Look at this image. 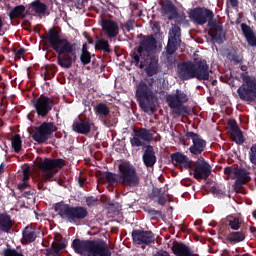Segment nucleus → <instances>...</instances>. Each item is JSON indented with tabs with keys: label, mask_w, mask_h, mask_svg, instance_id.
<instances>
[{
	"label": "nucleus",
	"mask_w": 256,
	"mask_h": 256,
	"mask_svg": "<svg viewBox=\"0 0 256 256\" xmlns=\"http://www.w3.org/2000/svg\"><path fill=\"white\" fill-rule=\"evenodd\" d=\"M138 46L130 53L132 63L140 69L145 68L146 78L141 80L136 86V101L144 113L153 115L157 111V103L159 98L157 93H163V88L153 89L155 86V78L153 75L159 73V58L155 57L157 53V38L153 34H138Z\"/></svg>",
	"instance_id": "f257e3e1"
},
{
	"label": "nucleus",
	"mask_w": 256,
	"mask_h": 256,
	"mask_svg": "<svg viewBox=\"0 0 256 256\" xmlns=\"http://www.w3.org/2000/svg\"><path fill=\"white\" fill-rule=\"evenodd\" d=\"M43 45H50L51 49L57 53V63L62 69H71L73 63L77 61V52L75 44L68 39L61 37L59 31L55 28H50L47 35L40 36Z\"/></svg>",
	"instance_id": "f03ea898"
},
{
	"label": "nucleus",
	"mask_w": 256,
	"mask_h": 256,
	"mask_svg": "<svg viewBox=\"0 0 256 256\" xmlns=\"http://www.w3.org/2000/svg\"><path fill=\"white\" fill-rule=\"evenodd\" d=\"M102 178L109 187L121 185L124 189H137L141 185V177L137 173V168L129 161L121 162L118 165V173L105 172Z\"/></svg>",
	"instance_id": "7ed1b4c3"
},
{
	"label": "nucleus",
	"mask_w": 256,
	"mask_h": 256,
	"mask_svg": "<svg viewBox=\"0 0 256 256\" xmlns=\"http://www.w3.org/2000/svg\"><path fill=\"white\" fill-rule=\"evenodd\" d=\"M72 249L81 256H112L111 248L101 239L81 240L76 238L72 242Z\"/></svg>",
	"instance_id": "20e7f679"
},
{
	"label": "nucleus",
	"mask_w": 256,
	"mask_h": 256,
	"mask_svg": "<svg viewBox=\"0 0 256 256\" xmlns=\"http://www.w3.org/2000/svg\"><path fill=\"white\" fill-rule=\"evenodd\" d=\"M54 211L59 215L62 221L77 225L89 217V210L84 206H71L70 204L60 201L54 204Z\"/></svg>",
	"instance_id": "39448f33"
},
{
	"label": "nucleus",
	"mask_w": 256,
	"mask_h": 256,
	"mask_svg": "<svg viewBox=\"0 0 256 256\" xmlns=\"http://www.w3.org/2000/svg\"><path fill=\"white\" fill-rule=\"evenodd\" d=\"M243 73L240 74L242 85L237 89V94L241 101L253 103L256 100V77L249 75L247 65L240 66Z\"/></svg>",
	"instance_id": "423d86ee"
},
{
	"label": "nucleus",
	"mask_w": 256,
	"mask_h": 256,
	"mask_svg": "<svg viewBox=\"0 0 256 256\" xmlns=\"http://www.w3.org/2000/svg\"><path fill=\"white\" fill-rule=\"evenodd\" d=\"M181 27L177 24H174L168 35V43L165 51V64L167 67H173L177 63V57H175V53L179 51V47H181Z\"/></svg>",
	"instance_id": "0eeeda50"
},
{
	"label": "nucleus",
	"mask_w": 256,
	"mask_h": 256,
	"mask_svg": "<svg viewBox=\"0 0 256 256\" xmlns=\"http://www.w3.org/2000/svg\"><path fill=\"white\" fill-rule=\"evenodd\" d=\"M65 160L63 158H44L39 164V169L44 175L45 181H53V177L63 169Z\"/></svg>",
	"instance_id": "6e6552de"
},
{
	"label": "nucleus",
	"mask_w": 256,
	"mask_h": 256,
	"mask_svg": "<svg viewBox=\"0 0 256 256\" xmlns=\"http://www.w3.org/2000/svg\"><path fill=\"white\" fill-rule=\"evenodd\" d=\"M189 101V96L183 91L177 89L175 94H168L166 96V103L168 107L173 110L174 115H183L185 113L184 103Z\"/></svg>",
	"instance_id": "1a4fd4ad"
},
{
	"label": "nucleus",
	"mask_w": 256,
	"mask_h": 256,
	"mask_svg": "<svg viewBox=\"0 0 256 256\" xmlns=\"http://www.w3.org/2000/svg\"><path fill=\"white\" fill-rule=\"evenodd\" d=\"M57 126L54 122H43L40 126L35 127L32 135L33 141H36L38 145L47 143L55 132H57Z\"/></svg>",
	"instance_id": "9d476101"
},
{
	"label": "nucleus",
	"mask_w": 256,
	"mask_h": 256,
	"mask_svg": "<svg viewBox=\"0 0 256 256\" xmlns=\"http://www.w3.org/2000/svg\"><path fill=\"white\" fill-rule=\"evenodd\" d=\"M32 105L38 115V117L45 118L55 107V100L46 95H40L38 98L32 100Z\"/></svg>",
	"instance_id": "9b49d317"
},
{
	"label": "nucleus",
	"mask_w": 256,
	"mask_h": 256,
	"mask_svg": "<svg viewBox=\"0 0 256 256\" xmlns=\"http://www.w3.org/2000/svg\"><path fill=\"white\" fill-rule=\"evenodd\" d=\"M188 169H192L194 179L207 181L211 175L212 168L211 164L205 161V158L201 157L194 162L192 161L191 168Z\"/></svg>",
	"instance_id": "f8f14e48"
},
{
	"label": "nucleus",
	"mask_w": 256,
	"mask_h": 256,
	"mask_svg": "<svg viewBox=\"0 0 256 256\" xmlns=\"http://www.w3.org/2000/svg\"><path fill=\"white\" fill-rule=\"evenodd\" d=\"M194 64V79H197V81H209L211 77V68H209V64L207 63V60L204 58H194L193 59Z\"/></svg>",
	"instance_id": "ddd939ff"
},
{
	"label": "nucleus",
	"mask_w": 256,
	"mask_h": 256,
	"mask_svg": "<svg viewBox=\"0 0 256 256\" xmlns=\"http://www.w3.org/2000/svg\"><path fill=\"white\" fill-rule=\"evenodd\" d=\"M215 14L208 8L196 7L190 10L189 19L196 25H205V23L213 21Z\"/></svg>",
	"instance_id": "4468645a"
},
{
	"label": "nucleus",
	"mask_w": 256,
	"mask_h": 256,
	"mask_svg": "<svg viewBox=\"0 0 256 256\" xmlns=\"http://www.w3.org/2000/svg\"><path fill=\"white\" fill-rule=\"evenodd\" d=\"M208 27V35L211 37V41L218 45H223V42L227 41V34L223 31V25L217 19L210 20Z\"/></svg>",
	"instance_id": "2eb2a0df"
},
{
	"label": "nucleus",
	"mask_w": 256,
	"mask_h": 256,
	"mask_svg": "<svg viewBox=\"0 0 256 256\" xmlns=\"http://www.w3.org/2000/svg\"><path fill=\"white\" fill-rule=\"evenodd\" d=\"M153 134L147 128L134 129L130 144L132 147H145V142L151 143Z\"/></svg>",
	"instance_id": "dca6fc26"
},
{
	"label": "nucleus",
	"mask_w": 256,
	"mask_h": 256,
	"mask_svg": "<svg viewBox=\"0 0 256 256\" xmlns=\"http://www.w3.org/2000/svg\"><path fill=\"white\" fill-rule=\"evenodd\" d=\"M132 241L135 245H152L155 243V234L151 230H139L132 231Z\"/></svg>",
	"instance_id": "f3484780"
},
{
	"label": "nucleus",
	"mask_w": 256,
	"mask_h": 256,
	"mask_svg": "<svg viewBox=\"0 0 256 256\" xmlns=\"http://www.w3.org/2000/svg\"><path fill=\"white\" fill-rule=\"evenodd\" d=\"M186 139L192 140V145L189 147V151L192 155H201L207 147V141L203 140L201 136L195 132H187L185 134Z\"/></svg>",
	"instance_id": "a211bd4d"
},
{
	"label": "nucleus",
	"mask_w": 256,
	"mask_h": 256,
	"mask_svg": "<svg viewBox=\"0 0 256 256\" xmlns=\"http://www.w3.org/2000/svg\"><path fill=\"white\" fill-rule=\"evenodd\" d=\"M177 75L181 81L195 79V70L193 61H184L177 65Z\"/></svg>",
	"instance_id": "6ab92c4d"
},
{
	"label": "nucleus",
	"mask_w": 256,
	"mask_h": 256,
	"mask_svg": "<svg viewBox=\"0 0 256 256\" xmlns=\"http://www.w3.org/2000/svg\"><path fill=\"white\" fill-rule=\"evenodd\" d=\"M233 175L236 177L234 182V190L239 193L243 189V185H247L251 181V176L249 171L245 168L237 167L233 170Z\"/></svg>",
	"instance_id": "aec40b11"
},
{
	"label": "nucleus",
	"mask_w": 256,
	"mask_h": 256,
	"mask_svg": "<svg viewBox=\"0 0 256 256\" xmlns=\"http://www.w3.org/2000/svg\"><path fill=\"white\" fill-rule=\"evenodd\" d=\"M94 125L89 119L79 117L73 121L72 130L79 135H89Z\"/></svg>",
	"instance_id": "412c9836"
},
{
	"label": "nucleus",
	"mask_w": 256,
	"mask_h": 256,
	"mask_svg": "<svg viewBox=\"0 0 256 256\" xmlns=\"http://www.w3.org/2000/svg\"><path fill=\"white\" fill-rule=\"evenodd\" d=\"M170 159L175 167L179 165L181 171H183V169H191V166L193 165V160H190L187 155L180 152L172 153Z\"/></svg>",
	"instance_id": "4be33fe9"
},
{
	"label": "nucleus",
	"mask_w": 256,
	"mask_h": 256,
	"mask_svg": "<svg viewBox=\"0 0 256 256\" xmlns=\"http://www.w3.org/2000/svg\"><path fill=\"white\" fill-rule=\"evenodd\" d=\"M228 126L230 127V135L232 141H235L237 145H243L245 143V136H243V131L237 125V120H228Z\"/></svg>",
	"instance_id": "5701e85b"
},
{
	"label": "nucleus",
	"mask_w": 256,
	"mask_h": 256,
	"mask_svg": "<svg viewBox=\"0 0 256 256\" xmlns=\"http://www.w3.org/2000/svg\"><path fill=\"white\" fill-rule=\"evenodd\" d=\"M102 30L109 37V39H113L114 37H117L119 35V24L113 20H102Z\"/></svg>",
	"instance_id": "b1692460"
},
{
	"label": "nucleus",
	"mask_w": 256,
	"mask_h": 256,
	"mask_svg": "<svg viewBox=\"0 0 256 256\" xmlns=\"http://www.w3.org/2000/svg\"><path fill=\"white\" fill-rule=\"evenodd\" d=\"M41 235V232L33 226H26L22 231V243L29 245V243H35L37 237Z\"/></svg>",
	"instance_id": "393cba45"
},
{
	"label": "nucleus",
	"mask_w": 256,
	"mask_h": 256,
	"mask_svg": "<svg viewBox=\"0 0 256 256\" xmlns=\"http://www.w3.org/2000/svg\"><path fill=\"white\" fill-rule=\"evenodd\" d=\"M161 13L162 15H167L169 21H173V19L179 17L177 7L171 0H166L161 4Z\"/></svg>",
	"instance_id": "a878e982"
},
{
	"label": "nucleus",
	"mask_w": 256,
	"mask_h": 256,
	"mask_svg": "<svg viewBox=\"0 0 256 256\" xmlns=\"http://www.w3.org/2000/svg\"><path fill=\"white\" fill-rule=\"evenodd\" d=\"M142 161L145 167H155V163H157V156L155 155V148H153V146H146V149L144 150V154L142 156Z\"/></svg>",
	"instance_id": "bb28decb"
},
{
	"label": "nucleus",
	"mask_w": 256,
	"mask_h": 256,
	"mask_svg": "<svg viewBox=\"0 0 256 256\" xmlns=\"http://www.w3.org/2000/svg\"><path fill=\"white\" fill-rule=\"evenodd\" d=\"M15 221L11 219V215L7 212H0V233H11Z\"/></svg>",
	"instance_id": "cd10ccee"
},
{
	"label": "nucleus",
	"mask_w": 256,
	"mask_h": 256,
	"mask_svg": "<svg viewBox=\"0 0 256 256\" xmlns=\"http://www.w3.org/2000/svg\"><path fill=\"white\" fill-rule=\"evenodd\" d=\"M171 249L177 256H193L191 248L183 242H174Z\"/></svg>",
	"instance_id": "c85d7f7f"
},
{
	"label": "nucleus",
	"mask_w": 256,
	"mask_h": 256,
	"mask_svg": "<svg viewBox=\"0 0 256 256\" xmlns=\"http://www.w3.org/2000/svg\"><path fill=\"white\" fill-rule=\"evenodd\" d=\"M246 237L247 234L245 233V231H234L226 235V241H228L230 245H237V243H242V241H244Z\"/></svg>",
	"instance_id": "c756f323"
},
{
	"label": "nucleus",
	"mask_w": 256,
	"mask_h": 256,
	"mask_svg": "<svg viewBox=\"0 0 256 256\" xmlns=\"http://www.w3.org/2000/svg\"><path fill=\"white\" fill-rule=\"evenodd\" d=\"M241 30H242L244 37L246 38L248 45H250V47H256L255 32H253V30L251 29V26H249L245 23H242Z\"/></svg>",
	"instance_id": "7c9ffc66"
},
{
	"label": "nucleus",
	"mask_w": 256,
	"mask_h": 256,
	"mask_svg": "<svg viewBox=\"0 0 256 256\" xmlns=\"http://www.w3.org/2000/svg\"><path fill=\"white\" fill-rule=\"evenodd\" d=\"M63 249H67V240L63 237L57 240V242H53L51 244L50 249L48 250V255H59V252L63 251Z\"/></svg>",
	"instance_id": "2f4dec72"
},
{
	"label": "nucleus",
	"mask_w": 256,
	"mask_h": 256,
	"mask_svg": "<svg viewBox=\"0 0 256 256\" xmlns=\"http://www.w3.org/2000/svg\"><path fill=\"white\" fill-rule=\"evenodd\" d=\"M226 59H228V61H233L237 64L243 63V55L237 53V50H235V48H229L226 50Z\"/></svg>",
	"instance_id": "473e14b6"
},
{
	"label": "nucleus",
	"mask_w": 256,
	"mask_h": 256,
	"mask_svg": "<svg viewBox=\"0 0 256 256\" xmlns=\"http://www.w3.org/2000/svg\"><path fill=\"white\" fill-rule=\"evenodd\" d=\"M94 113L98 115V117H107L109 113H111V109L107 104L101 102L96 105L94 108Z\"/></svg>",
	"instance_id": "72a5a7b5"
},
{
	"label": "nucleus",
	"mask_w": 256,
	"mask_h": 256,
	"mask_svg": "<svg viewBox=\"0 0 256 256\" xmlns=\"http://www.w3.org/2000/svg\"><path fill=\"white\" fill-rule=\"evenodd\" d=\"M96 51H103V53H111V45H109V41L100 38L95 42Z\"/></svg>",
	"instance_id": "f704fd0d"
},
{
	"label": "nucleus",
	"mask_w": 256,
	"mask_h": 256,
	"mask_svg": "<svg viewBox=\"0 0 256 256\" xmlns=\"http://www.w3.org/2000/svg\"><path fill=\"white\" fill-rule=\"evenodd\" d=\"M31 6L37 15H45L47 13V4L41 2V0H34Z\"/></svg>",
	"instance_id": "c9c22d12"
},
{
	"label": "nucleus",
	"mask_w": 256,
	"mask_h": 256,
	"mask_svg": "<svg viewBox=\"0 0 256 256\" xmlns=\"http://www.w3.org/2000/svg\"><path fill=\"white\" fill-rule=\"evenodd\" d=\"M23 13H25V6L18 5L10 10L8 17H10V19H19Z\"/></svg>",
	"instance_id": "e433bc0d"
},
{
	"label": "nucleus",
	"mask_w": 256,
	"mask_h": 256,
	"mask_svg": "<svg viewBox=\"0 0 256 256\" xmlns=\"http://www.w3.org/2000/svg\"><path fill=\"white\" fill-rule=\"evenodd\" d=\"M12 149H14L15 153H19L22 149L23 141H21V135L15 134V136L11 139Z\"/></svg>",
	"instance_id": "4c0bfd02"
},
{
	"label": "nucleus",
	"mask_w": 256,
	"mask_h": 256,
	"mask_svg": "<svg viewBox=\"0 0 256 256\" xmlns=\"http://www.w3.org/2000/svg\"><path fill=\"white\" fill-rule=\"evenodd\" d=\"M41 76L44 77V81H51V79L55 77V72H53L52 67L43 66L41 68Z\"/></svg>",
	"instance_id": "58836bf2"
},
{
	"label": "nucleus",
	"mask_w": 256,
	"mask_h": 256,
	"mask_svg": "<svg viewBox=\"0 0 256 256\" xmlns=\"http://www.w3.org/2000/svg\"><path fill=\"white\" fill-rule=\"evenodd\" d=\"M164 193L165 190H163V188H154L150 193V199H152V201H155V199H159V197H161Z\"/></svg>",
	"instance_id": "ea45409f"
},
{
	"label": "nucleus",
	"mask_w": 256,
	"mask_h": 256,
	"mask_svg": "<svg viewBox=\"0 0 256 256\" xmlns=\"http://www.w3.org/2000/svg\"><path fill=\"white\" fill-rule=\"evenodd\" d=\"M80 61L82 65H89L91 63V52L81 53Z\"/></svg>",
	"instance_id": "a19ab883"
},
{
	"label": "nucleus",
	"mask_w": 256,
	"mask_h": 256,
	"mask_svg": "<svg viewBox=\"0 0 256 256\" xmlns=\"http://www.w3.org/2000/svg\"><path fill=\"white\" fill-rule=\"evenodd\" d=\"M228 225L233 231H239V229L241 228V222H239L238 218L230 220Z\"/></svg>",
	"instance_id": "79ce46f5"
},
{
	"label": "nucleus",
	"mask_w": 256,
	"mask_h": 256,
	"mask_svg": "<svg viewBox=\"0 0 256 256\" xmlns=\"http://www.w3.org/2000/svg\"><path fill=\"white\" fill-rule=\"evenodd\" d=\"M167 199H169V194L164 192L161 196L158 197V200H157L158 205L165 207V204L167 203Z\"/></svg>",
	"instance_id": "37998d69"
},
{
	"label": "nucleus",
	"mask_w": 256,
	"mask_h": 256,
	"mask_svg": "<svg viewBox=\"0 0 256 256\" xmlns=\"http://www.w3.org/2000/svg\"><path fill=\"white\" fill-rule=\"evenodd\" d=\"M26 51H27V49H25V48H20L18 51L14 50V55H15L14 59H15V61L21 60L23 55H25Z\"/></svg>",
	"instance_id": "c03bdc74"
},
{
	"label": "nucleus",
	"mask_w": 256,
	"mask_h": 256,
	"mask_svg": "<svg viewBox=\"0 0 256 256\" xmlns=\"http://www.w3.org/2000/svg\"><path fill=\"white\" fill-rule=\"evenodd\" d=\"M210 191L213 193V195H217L218 197H225V191L219 189L217 186H212Z\"/></svg>",
	"instance_id": "a18cd8bd"
},
{
	"label": "nucleus",
	"mask_w": 256,
	"mask_h": 256,
	"mask_svg": "<svg viewBox=\"0 0 256 256\" xmlns=\"http://www.w3.org/2000/svg\"><path fill=\"white\" fill-rule=\"evenodd\" d=\"M135 21L133 20H127L126 23L123 25L124 29H126V31H133V29H135Z\"/></svg>",
	"instance_id": "49530a36"
},
{
	"label": "nucleus",
	"mask_w": 256,
	"mask_h": 256,
	"mask_svg": "<svg viewBox=\"0 0 256 256\" xmlns=\"http://www.w3.org/2000/svg\"><path fill=\"white\" fill-rule=\"evenodd\" d=\"M87 3H89V0H76L75 7L76 9H85Z\"/></svg>",
	"instance_id": "de8ad7c7"
},
{
	"label": "nucleus",
	"mask_w": 256,
	"mask_h": 256,
	"mask_svg": "<svg viewBox=\"0 0 256 256\" xmlns=\"http://www.w3.org/2000/svg\"><path fill=\"white\" fill-rule=\"evenodd\" d=\"M30 179H31V173L29 172V168H25L23 170L22 181L25 182V183H28Z\"/></svg>",
	"instance_id": "09e8293b"
},
{
	"label": "nucleus",
	"mask_w": 256,
	"mask_h": 256,
	"mask_svg": "<svg viewBox=\"0 0 256 256\" xmlns=\"http://www.w3.org/2000/svg\"><path fill=\"white\" fill-rule=\"evenodd\" d=\"M95 203H97V198H94L93 196H89L86 198L87 207H94Z\"/></svg>",
	"instance_id": "8fccbe9b"
},
{
	"label": "nucleus",
	"mask_w": 256,
	"mask_h": 256,
	"mask_svg": "<svg viewBox=\"0 0 256 256\" xmlns=\"http://www.w3.org/2000/svg\"><path fill=\"white\" fill-rule=\"evenodd\" d=\"M147 213L148 215H151L152 217H155L158 215V217H161V215H163V212L159 211V210H156L154 208L152 209H148L147 210Z\"/></svg>",
	"instance_id": "3c124183"
},
{
	"label": "nucleus",
	"mask_w": 256,
	"mask_h": 256,
	"mask_svg": "<svg viewBox=\"0 0 256 256\" xmlns=\"http://www.w3.org/2000/svg\"><path fill=\"white\" fill-rule=\"evenodd\" d=\"M28 187H31V185H29V182H21L18 184V189L20 191H25V189H28Z\"/></svg>",
	"instance_id": "603ef678"
},
{
	"label": "nucleus",
	"mask_w": 256,
	"mask_h": 256,
	"mask_svg": "<svg viewBox=\"0 0 256 256\" xmlns=\"http://www.w3.org/2000/svg\"><path fill=\"white\" fill-rule=\"evenodd\" d=\"M37 187L40 191H45L47 189V186H45V183L43 181H39L37 183Z\"/></svg>",
	"instance_id": "864d4df0"
},
{
	"label": "nucleus",
	"mask_w": 256,
	"mask_h": 256,
	"mask_svg": "<svg viewBox=\"0 0 256 256\" xmlns=\"http://www.w3.org/2000/svg\"><path fill=\"white\" fill-rule=\"evenodd\" d=\"M233 171H235V169H233V167H231V166L224 168L225 175H231V173H233Z\"/></svg>",
	"instance_id": "5fc2aeb1"
},
{
	"label": "nucleus",
	"mask_w": 256,
	"mask_h": 256,
	"mask_svg": "<svg viewBox=\"0 0 256 256\" xmlns=\"http://www.w3.org/2000/svg\"><path fill=\"white\" fill-rule=\"evenodd\" d=\"M155 256H169V252L167 251H160L155 254Z\"/></svg>",
	"instance_id": "6e6d98bb"
},
{
	"label": "nucleus",
	"mask_w": 256,
	"mask_h": 256,
	"mask_svg": "<svg viewBox=\"0 0 256 256\" xmlns=\"http://www.w3.org/2000/svg\"><path fill=\"white\" fill-rule=\"evenodd\" d=\"M230 1V5H232V7H238L239 6V0H229Z\"/></svg>",
	"instance_id": "4d7b16f0"
},
{
	"label": "nucleus",
	"mask_w": 256,
	"mask_h": 256,
	"mask_svg": "<svg viewBox=\"0 0 256 256\" xmlns=\"http://www.w3.org/2000/svg\"><path fill=\"white\" fill-rule=\"evenodd\" d=\"M82 53H90L89 49L87 48V44H83V46H82Z\"/></svg>",
	"instance_id": "13d9d810"
},
{
	"label": "nucleus",
	"mask_w": 256,
	"mask_h": 256,
	"mask_svg": "<svg viewBox=\"0 0 256 256\" xmlns=\"http://www.w3.org/2000/svg\"><path fill=\"white\" fill-rule=\"evenodd\" d=\"M78 183H79L80 187H85V179L79 178Z\"/></svg>",
	"instance_id": "bf43d9fd"
},
{
	"label": "nucleus",
	"mask_w": 256,
	"mask_h": 256,
	"mask_svg": "<svg viewBox=\"0 0 256 256\" xmlns=\"http://www.w3.org/2000/svg\"><path fill=\"white\" fill-rule=\"evenodd\" d=\"M3 27H4L3 18L0 16V31H3Z\"/></svg>",
	"instance_id": "052dcab7"
},
{
	"label": "nucleus",
	"mask_w": 256,
	"mask_h": 256,
	"mask_svg": "<svg viewBox=\"0 0 256 256\" xmlns=\"http://www.w3.org/2000/svg\"><path fill=\"white\" fill-rule=\"evenodd\" d=\"M250 233H256V227L250 226Z\"/></svg>",
	"instance_id": "680f3d73"
},
{
	"label": "nucleus",
	"mask_w": 256,
	"mask_h": 256,
	"mask_svg": "<svg viewBox=\"0 0 256 256\" xmlns=\"http://www.w3.org/2000/svg\"><path fill=\"white\" fill-rule=\"evenodd\" d=\"M0 173H5V168L3 164L0 165Z\"/></svg>",
	"instance_id": "e2e57ef3"
},
{
	"label": "nucleus",
	"mask_w": 256,
	"mask_h": 256,
	"mask_svg": "<svg viewBox=\"0 0 256 256\" xmlns=\"http://www.w3.org/2000/svg\"><path fill=\"white\" fill-rule=\"evenodd\" d=\"M202 221L201 220H198V221H195L194 222V225H201Z\"/></svg>",
	"instance_id": "0e129e2a"
},
{
	"label": "nucleus",
	"mask_w": 256,
	"mask_h": 256,
	"mask_svg": "<svg viewBox=\"0 0 256 256\" xmlns=\"http://www.w3.org/2000/svg\"><path fill=\"white\" fill-rule=\"evenodd\" d=\"M212 85H217V80H213Z\"/></svg>",
	"instance_id": "69168bd1"
},
{
	"label": "nucleus",
	"mask_w": 256,
	"mask_h": 256,
	"mask_svg": "<svg viewBox=\"0 0 256 256\" xmlns=\"http://www.w3.org/2000/svg\"><path fill=\"white\" fill-rule=\"evenodd\" d=\"M88 43H93V38H90V39L88 40Z\"/></svg>",
	"instance_id": "338daca9"
},
{
	"label": "nucleus",
	"mask_w": 256,
	"mask_h": 256,
	"mask_svg": "<svg viewBox=\"0 0 256 256\" xmlns=\"http://www.w3.org/2000/svg\"><path fill=\"white\" fill-rule=\"evenodd\" d=\"M26 195H31V192H29V191H28V192H26Z\"/></svg>",
	"instance_id": "774afa93"
}]
</instances>
